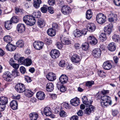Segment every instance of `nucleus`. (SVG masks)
Returning a JSON list of instances; mask_svg holds the SVG:
<instances>
[{
    "label": "nucleus",
    "mask_w": 120,
    "mask_h": 120,
    "mask_svg": "<svg viewBox=\"0 0 120 120\" xmlns=\"http://www.w3.org/2000/svg\"><path fill=\"white\" fill-rule=\"evenodd\" d=\"M23 20L26 25L30 26L34 25L36 22L35 18L31 15L25 16L23 18Z\"/></svg>",
    "instance_id": "nucleus-1"
},
{
    "label": "nucleus",
    "mask_w": 120,
    "mask_h": 120,
    "mask_svg": "<svg viewBox=\"0 0 120 120\" xmlns=\"http://www.w3.org/2000/svg\"><path fill=\"white\" fill-rule=\"evenodd\" d=\"M102 101H101V104L103 107H106L109 104L111 105L112 101L111 100L110 97L108 96L104 95L102 96L101 98Z\"/></svg>",
    "instance_id": "nucleus-2"
},
{
    "label": "nucleus",
    "mask_w": 120,
    "mask_h": 120,
    "mask_svg": "<svg viewBox=\"0 0 120 120\" xmlns=\"http://www.w3.org/2000/svg\"><path fill=\"white\" fill-rule=\"evenodd\" d=\"M8 103L7 98L4 96L0 97V111H3L4 110Z\"/></svg>",
    "instance_id": "nucleus-3"
},
{
    "label": "nucleus",
    "mask_w": 120,
    "mask_h": 120,
    "mask_svg": "<svg viewBox=\"0 0 120 120\" xmlns=\"http://www.w3.org/2000/svg\"><path fill=\"white\" fill-rule=\"evenodd\" d=\"M106 16L103 14L99 13L96 16V20L97 22L100 24L104 23L106 21Z\"/></svg>",
    "instance_id": "nucleus-4"
},
{
    "label": "nucleus",
    "mask_w": 120,
    "mask_h": 120,
    "mask_svg": "<svg viewBox=\"0 0 120 120\" xmlns=\"http://www.w3.org/2000/svg\"><path fill=\"white\" fill-rule=\"evenodd\" d=\"M87 32V30L86 29H82V30L76 29L74 32L73 34L75 37H79L83 35H85Z\"/></svg>",
    "instance_id": "nucleus-5"
},
{
    "label": "nucleus",
    "mask_w": 120,
    "mask_h": 120,
    "mask_svg": "<svg viewBox=\"0 0 120 120\" xmlns=\"http://www.w3.org/2000/svg\"><path fill=\"white\" fill-rule=\"evenodd\" d=\"M62 13L65 15H68L71 12L70 8L68 5H64L62 7L61 9Z\"/></svg>",
    "instance_id": "nucleus-6"
},
{
    "label": "nucleus",
    "mask_w": 120,
    "mask_h": 120,
    "mask_svg": "<svg viewBox=\"0 0 120 120\" xmlns=\"http://www.w3.org/2000/svg\"><path fill=\"white\" fill-rule=\"evenodd\" d=\"M16 90L19 93H22L24 92L25 90L24 85L21 83H18L15 86Z\"/></svg>",
    "instance_id": "nucleus-7"
},
{
    "label": "nucleus",
    "mask_w": 120,
    "mask_h": 120,
    "mask_svg": "<svg viewBox=\"0 0 120 120\" xmlns=\"http://www.w3.org/2000/svg\"><path fill=\"white\" fill-rule=\"evenodd\" d=\"M3 77L4 80L10 82L12 80V74L8 71L5 72L3 75Z\"/></svg>",
    "instance_id": "nucleus-8"
},
{
    "label": "nucleus",
    "mask_w": 120,
    "mask_h": 120,
    "mask_svg": "<svg viewBox=\"0 0 120 120\" xmlns=\"http://www.w3.org/2000/svg\"><path fill=\"white\" fill-rule=\"evenodd\" d=\"M50 54L52 58L55 59L59 57L60 55V52L58 50L54 49L51 51Z\"/></svg>",
    "instance_id": "nucleus-9"
},
{
    "label": "nucleus",
    "mask_w": 120,
    "mask_h": 120,
    "mask_svg": "<svg viewBox=\"0 0 120 120\" xmlns=\"http://www.w3.org/2000/svg\"><path fill=\"white\" fill-rule=\"evenodd\" d=\"M43 45V43L39 41H35L33 43L34 48L35 49L38 50L41 49Z\"/></svg>",
    "instance_id": "nucleus-10"
},
{
    "label": "nucleus",
    "mask_w": 120,
    "mask_h": 120,
    "mask_svg": "<svg viewBox=\"0 0 120 120\" xmlns=\"http://www.w3.org/2000/svg\"><path fill=\"white\" fill-rule=\"evenodd\" d=\"M88 42L92 45H95L98 42L97 39L94 36H90L87 38Z\"/></svg>",
    "instance_id": "nucleus-11"
},
{
    "label": "nucleus",
    "mask_w": 120,
    "mask_h": 120,
    "mask_svg": "<svg viewBox=\"0 0 120 120\" xmlns=\"http://www.w3.org/2000/svg\"><path fill=\"white\" fill-rule=\"evenodd\" d=\"M89 107L86 108L84 110V114L87 115H90L91 113L93 112L94 109V107L91 105H89Z\"/></svg>",
    "instance_id": "nucleus-12"
},
{
    "label": "nucleus",
    "mask_w": 120,
    "mask_h": 120,
    "mask_svg": "<svg viewBox=\"0 0 120 120\" xmlns=\"http://www.w3.org/2000/svg\"><path fill=\"white\" fill-rule=\"evenodd\" d=\"M108 20L111 22H115L117 19V15L113 13H111L109 15Z\"/></svg>",
    "instance_id": "nucleus-13"
},
{
    "label": "nucleus",
    "mask_w": 120,
    "mask_h": 120,
    "mask_svg": "<svg viewBox=\"0 0 120 120\" xmlns=\"http://www.w3.org/2000/svg\"><path fill=\"white\" fill-rule=\"evenodd\" d=\"M16 29L19 33H21L25 31V26L23 24L19 23L17 25Z\"/></svg>",
    "instance_id": "nucleus-14"
},
{
    "label": "nucleus",
    "mask_w": 120,
    "mask_h": 120,
    "mask_svg": "<svg viewBox=\"0 0 120 120\" xmlns=\"http://www.w3.org/2000/svg\"><path fill=\"white\" fill-rule=\"evenodd\" d=\"M46 78L47 79L51 81L55 80L56 79V75L53 73L49 72L47 75Z\"/></svg>",
    "instance_id": "nucleus-15"
},
{
    "label": "nucleus",
    "mask_w": 120,
    "mask_h": 120,
    "mask_svg": "<svg viewBox=\"0 0 120 120\" xmlns=\"http://www.w3.org/2000/svg\"><path fill=\"white\" fill-rule=\"evenodd\" d=\"M101 51L99 49H95L92 51V54L93 56L95 57H99L101 54Z\"/></svg>",
    "instance_id": "nucleus-16"
},
{
    "label": "nucleus",
    "mask_w": 120,
    "mask_h": 120,
    "mask_svg": "<svg viewBox=\"0 0 120 120\" xmlns=\"http://www.w3.org/2000/svg\"><path fill=\"white\" fill-rule=\"evenodd\" d=\"M60 38L61 41L63 44L68 45L71 44V41L67 38L64 37L62 35H60Z\"/></svg>",
    "instance_id": "nucleus-17"
},
{
    "label": "nucleus",
    "mask_w": 120,
    "mask_h": 120,
    "mask_svg": "<svg viewBox=\"0 0 120 120\" xmlns=\"http://www.w3.org/2000/svg\"><path fill=\"white\" fill-rule=\"evenodd\" d=\"M60 82L62 84L66 83L68 80V78L67 75H65L62 74L59 78Z\"/></svg>",
    "instance_id": "nucleus-18"
},
{
    "label": "nucleus",
    "mask_w": 120,
    "mask_h": 120,
    "mask_svg": "<svg viewBox=\"0 0 120 120\" xmlns=\"http://www.w3.org/2000/svg\"><path fill=\"white\" fill-rule=\"evenodd\" d=\"M112 27V25L111 23L106 25L104 28V32L106 34H110L111 32V29Z\"/></svg>",
    "instance_id": "nucleus-19"
},
{
    "label": "nucleus",
    "mask_w": 120,
    "mask_h": 120,
    "mask_svg": "<svg viewBox=\"0 0 120 120\" xmlns=\"http://www.w3.org/2000/svg\"><path fill=\"white\" fill-rule=\"evenodd\" d=\"M70 102L71 104L74 106H77L79 105L80 103L79 99L77 98L71 99Z\"/></svg>",
    "instance_id": "nucleus-20"
},
{
    "label": "nucleus",
    "mask_w": 120,
    "mask_h": 120,
    "mask_svg": "<svg viewBox=\"0 0 120 120\" xmlns=\"http://www.w3.org/2000/svg\"><path fill=\"white\" fill-rule=\"evenodd\" d=\"M107 48L109 51H114L116 49V44L113 42H111L109 44Z\"/></svg>",
    "instance_id": "nucleus-21"
},
{
    "label": "nucleus",
    "mask_w": 120,
    "mask_h": 120,
    "mask_svg": "<svg viewBox=\"0 0 120 120\" xmlns=\"http://www.w3.org/2000/svg\"><path fill=\"white\" fill-rule=\"evenodd\" d=\"M71 60L73 62L75 63H78L80 61V58L77 54H74L71 58Z\"/></svg>",
    "instance_id": "nucleus-22"
},
{
    "label": "nucleus",
    "mask_w": 120,
    "mask_h": 120,
    "mask_svg": "<svg viewBox=\"0 0 120 120\" xmlns=\"http://www.w3.org/2000/svg\"><path fill=\"white\" fill-rule=\"evenodd\" d=\"M18 105L17 101L15 100H13L10 103V106L13 110L17 109Z\"/></svg>",
    "instance_id": "nucleus-23"
},
{
    "label": "nucleus",
    "mask_w": 120,
    "mask_h": 120,
    "mask_svg": "<svg viewBox=\"0 0 120 120\" xmlns=\"http://www.w3.org/2000/svg\"><path fill=\"white\" fill-rule=\"evenodd\" d=\"M96 28V26L93 23H91L88 24L87 30L89 32H94Z\"/></svg>",
    "instance_id": "nucleus-24"
},
{
    "label": "nucleus",
    "mask_w": 120,
    "mask_h": 120,
    "mask_svg": "<svg viewBox=\"0 0 120 120\" xmlns=\"http://www.w3.org/2000/svg\"><path fill=\"white\" fill-rule=\"evenodd\" d=\"M37 98L40 100H43L45 97V94L42 91H39L36 94Z\"/></svg>",
    "instance_id": "nucleus-25"
},
{
    "label": "nucleus",
    "mask_w": 120,
    "mask_h": 120,
    "mask_svg": "<svg viewBox=\"0 0 120 120\" xmlns=\"http://www.w3.org/2000/svg\"><path fill=\"white\" fill-rule=\"evenodd\" d=\"M44 114L47 116H49L52 114V111L49 107H45L44 109Z\"/></svg>",
    "instance_id": "nucleus-26"
},
{
    "label": "nucleus",
    "mask_w": 120,
    "mask_h": 120,
    "mask_svg": "<svg viewBox=\"0 0 120 120\" xmlns=\"http://www.w3.org/2000/svg\"><path fill=\"white\" fill-rule=\"evenodd\" d=\"M103 67L105 70H109L111 68L112 65L110 63L108 62H106L103 63Z\"/></svg>",
    "instance_id": "nucleus-27"
},
{
    "label": "nucleus",
    "mask_w": 120,
    "mask_h": 120,
    "mask_svg": "<svg viewBox=\"0 0 120 120\" xmlns=\"http://www.w3.org/2000/svg\"><path fill=\"white\" fill-rule=\"evenodd\" d=\"M82 99L83 103L86 105L87 107L89 106V105H91L93 102V101H88V100L86 96L83 97Z\"/></svg>",
    "instance_id": "nucleus-28"
},
{
    "label": "nucleus",
    "mask_w": 120,
    "mask_h": 120,
    "mask_svg": "<svg viewBox=\"0 0 120 120\" xmlns=\"http://www.w3.org/2000/svg\"><path fill=\"white\" fill-rule=\"evenodd\" d=\"M16 47L15 46L11 44L8 43L6 47L7 50L10 51H14Z\"/></svg>",
    "instance_id": "nucleus-29"
},
{
    "label": "nucleus",
    "mask_w": 120,
    "mask_h": 120,
    "mask_svg": "<svg viewBox=\"0 0 120 120\" xmlns=\"http://www.w3.org/2000/svg\"><path fill=\"white\" fill-rule=\"evenodd\" d=\"M37 23L39 26L41 27L45 26V22L43 19L40 18L38 19Z\"/></svg>",
    "instance_id": "nucleus-30"
},
{
    "label": "nucleus",
    "mask_w": 120,
    "mask_h": 120,
    "mask_svg": "<svg viewBox=\"0 0 120 120\" xmlns=\"http://www.w3.org/2000/svg\"><path fill=\"white\" fill-rule=\"evenodd\" d=\"M54 86L53 84L52 83H48L46 86V90L48 92L52 91L54 89Z\"/></svg>",
    "instance_id": "nucleus-31"
},
{
    "label": "nucleus",
    "mask_w": 120,
    "mask_h": 120,
    "mask_svg": "<svg viewBox=\"0 0 120 120\" xmlns=\"http://www.w3.org/2000/svg\"><path fill=\"white\" fill-rule=\"evenodd\" d=\"M59 82L57 83L56 85V86L59 90H60V91L62 92H64L66 91L67 89L66 87L64 85H60Z\"/></svg>",
    "instance_id": "nucleus-32"
},
{
    "label": "nucleus",
    "mask_w": 120,
    "mask_h": 120,
    "mask_svg": "<svg viewBox=\"0 0 120 120\" xmlns=\"http://www.w3.org/2000/svg\"><path fill=\"white\" fill-rule=\"evenodd\" d=\"M11 22L10 21H7L5 22L4 26L5 28L8 30L10 29L12 27Z\"/></svg>",
    "instance_id": "nucleus-33"
},
{
    "label": "nucleus",
    "mask_w": 120,
    "mask_h": 120,
    "mask_svg": "<svg viewBox=\"0 0 120 120\" xmlns=\"http://www.w3.org/2000/svg\"><path fill=\"white\" fill-rule=\"evenodd\" d=\"M29 116L31 120H36L38 117V115L36 112H32L29 115Z\"/></svg>",
    "instance_id": "nucleus-34"
},
{
    "label": "nucleus",
    "mask_w": 120,
    "mask_h": 120,
    "mask_svg": "<svg viewBox=\"0 0 120 120\" xmlns=\"http://www.w3.org/2000/svg\"><path fill=\"white\" fill-rule=\"evenodd\" d=\"M33 6L36 8H39L40 4L41 3L42 1L41 0H33Z\"/></svg>",
    "instance_id": "nucleus-35"
},
{
    "label": "nucleus",
    "mask_w": 120,
    "mask_h": 120,
    "mask_svg": "<svg viewBox=\"0 0 120 120\" xmlns=\"http://www.w3.org/2000/svg\"><path fill=\"white\" fill-rule=\"evenodd\" d=\"M47 32L48 34L51 36H54L56 34L55 30H53L52 28L49 29L47 31Z\"/></svg>",
    "instance_id": "nucleus-36"
},
{
    "label": "nucleus",
    "mask_w": 120,
    "mask_h": 120,
    "mask_svg": "<svg viewBox=\"0 0 120 120\" xmlns=\"http://www.w3.org/2000/svg\"><path fill=\"white\" fill-rule=\"evenodd\" d=\"M25 95L28 97H31L33 94V92L29 89H26L24 91Z\"/></svg>",
    "instance_id": "nucleus-37"
},
{
    "label": "nucleus",
    "mask_w": 120,
    "mask_h": 120,
    "mask_svg": "<svg viewBox=\"0 0 120 120\" xmlns=\"http://www.w3.org/2000/svg\"><path fill=\"white\" fill-rule=\"evenodd\" d=\"M3 39L5 42L8 43H10L12 40L11 37L9 35L5 36L4 37Z\"/></svg>",
    "instance_id": "nucleus-38"
},
{
    "label": "nucleus",
    "mask_w": 120,
    "mask_h": 120,
    "mask_svg": "<svg viewBox=\"0 0 120 120\" xmlns=\"http://www.w3.org/2000/svg\"><path fill=\"white\" fill-rule=\"evenodd\" d=\"M92 16V13L91 10H88L86 13V18L88 19H90Z\"/></svg>",
    "instance_id": "nucleus-39"
},
{
    "label": "nucleus",
    "mask_w": 120,
    "mask_h": 120,
    "mask_svg": "<svg viewBox=\"0 0 120 120\" xmlns=\"http://www.w3.org/2000/svg\"><path fill=\"white\" fill-rule=\"evenodd\" d=\"M32 63V61L31 59L29 58L26 59L25 63L24 65L28 66H30Z\"/></svg>",
    "instance_id": "nucleus-40"
},
{
    "label": "nucleus",
    "mask_w": 120,
    "mask_h": 120,
    "mask_svg": "<svg viewBox=\"0 0 120 120\" xmlns=\"http://www.w3.org/2000/svg\"><path fill=\"white\" fill-rule=\"evenodd\" d=\"M112 38L113 41L116 42H118L120 40V38L118 35L114 34L112 36Z\"/></svg>",
    "instance_id": "nucleus-41"
},
{
    "label": "nucleus",
    "mask_w": 120,
    "mask_h": 120,
    "mask_svg": "<svg viewBox=\"0 0 120 120\" xmlns=\"http://www.w3.org/2000/svg\"><path fill=\"white\" fill-rule=\"evenodd\" d=\"M100 39L101 41H105L106 39V35L104 33H102L99 36Z\"/></svg>",
    "instance_id": "nucleus-42"
},
{
    "label": "nucleus",
    "mask_w": 120,
    "mask_h": 120,
    "mask_svg": "<svg viewBox=\"0 0 120 120\" xmlns=\"http://www.w3.org/2000/svg\"><path fill=\"white\" fill-rule=\"evenodd\" d=\"M64 26H65V28L64 32H67V34H68V32L70 28V25L68 22H67L64 24Z\"/></svg>",
    "instance_id": "nucleus-43"
},
{
    "label": "nucleus",
    "mask_w": 120,
    "mask_h": 120,
    "mask_svg": "<svg viewBox=\"0 0 120 120\" xmlns=\"http://www.w3.org/2000/svg\"><path fill=\"white\" fill-rule=\"evenodd\" d=\"M12 76L15 77L19 76V74L16 69H13L12 71Z\"/></svg>",
    "instance_id": "nucleus-44"
},
{
    "label": "nucleus",
    "mask_w": 120,
    "mask_h": 120,
    "mask_svg": "<svg viewBox=\"0 0 120 120\" xmlns=\"http://www.w3.org/2000/svg\"><path fill=\"white\" fill-rule=\"evenodd\" d=\"M17 46L19 48L22 47L24 45L23 41L22 40H19L16 43Z\"/></svg>",
    "instance_id": "nucleus-45"
},
{
    "label": "nucleus",
    "mask_w": 120,
    "mask_h": 120,
    "mask_svg": "<svg viewBox=\"0 0 120 120\" xmlns=\"http://www.w3.org/2000/svg\"><path fill=\"white\" fill-rule=\"evenodd\" d=\"M89 44L88 43L85 42L82 45V49L84 50H86L88 48Z\"/></svg>",
    "instance_id": "nucleus-46"
},
{
    "label": "nucleus",
    "mask_w": 120,
    "mask_h": 120,
    "mask_svg": "<svg viewBox=\"0 0 120 120\" xmlns=\"http://www.w3.org/2000/svg\"><path fill=\"white\" fill-rule=\"evenodd\" d=\"M41 15V13L39 11L34 12L33 14V16L35 18H37L39 17Z\"/></svg>",
    "instance_id": "nucleus-47"
},
{
    "label": "nucleus",
    "mask_w": 120,
    "mask_h": 120,
    "mask_svg": "<svg viewBox=\"0 0 120 120\" xmlns=\"http://www.w3.org/2000/svg\"><path fill=\"white\" fill-rule=\"evenodd\" d=\"M10 21H11L12 23H17L18 22L19 19L18 17H13L11 19Z\"/></svg>",
    "instance_id": "nucleus-48"
},
{
    "label": "nucleus",
    "mask_w": 120,
    "mask_h": 120,
    "mask_svg": "<svg viewBox=\"0 0 120 120\" xmlns=\"http://www.w3.org/2000/svg\"><path fill=\"white\" fill-rule=\"evenodd\" d=\"M48 8L47 6L45 5H44L43 7L41 8V12L43 13H46L47 11Z\"/></svg>",
    "instance_id": "nucleus-49"
},
{
    "label": "nucleus",
    "mask_w": 120,
    "mask_h": 120,
    "mask_svg": "<svg viewBox=\"0 0 120 120\" xmlns=\"http://www.w3.org/2000/svg\"><path fill=\"white\" fill-rule=\"evenodd\" d=\"M94 82L93 81H88L86 82L85 85L86 86L88 87L89 88L90 87L94 84Z\"/></svg>",
    "instance_id": "nucleus-50"
},
{
    "label": "nucleus",
    "mask_w": 120,
    "mask_h": 120,
    "mask_svg": "<svg viewBox=\"0 0 120 120\" xmlns=\"http://www.w3.org/2000/svg\"><path fill=\"white\" fill-rule=\"evenodd\" d=\"M26 59L23 57H20L18 61V62L21 64L24 65Z\"/></svg>",
    "instance_id": "nucleus-51"
},
{
    "label": "nucleus",
    "mask_w": 120,
    "mask_h": 120,
    "mask_svg": "<svg viewBox=\"0 0 120 120\" xmlns=\"http://www.w3.org/2000/svg\"><path fill=\"white\" fill-rule=\"evenodd\" d=\"M59 114L60 116L62 117H65L67 116L66 112L63 110L61 111L60 112Z\"/></svg>",
    "instance_id": "nucleus-52"
},
{
    "label": "nucleus",
    "mask_w": 120,
    "mask_h": 120,
    "mask_svg": "<svg viewBox=\"0 0 120 120\" xmlns=\"http://www.w3.org/2000/svg\"><path fill=\"white\" fill-rule=\"evenodd\" d=\"M98 75L101 77H103L105 75V73L102 70H100L98 71Z\"/></svg>",
    "instance_id": "nucleus-53"
},
{
    "label": "nucleus",
    "mask_w": 120,
    "mask_h": 120,
    "mask_svg": "<svg viewBox=\"0 0 120 120\" xmlns=\"http://www.w3.org/2000/svg\"><path fill=\"white\" fill-rule=\"evenodd\" d=\"M48 12L51 14H52L54 12L53 8L52 7H48Z\"/></svg>",
    "instance_id": "nucleus-54"
},
{
    "label": "nucleus",
    "mask_w": 120,
    "mask_h": 120,
    "mask_svg": "<svg viewBox=\"0 0 120 120\" xmlns=\"http://www.w3.org/2000/svg\"><path fill=\"white\" fill-rule=\"evenodd\" d=\"M20 71L21 73L24 74L26 72V70L24 67L21 66L20 68Z\"/></svg>",
    "instance_id": "nucleus-55"
},
{
    "label": "nucleus",
    "mask_w": 120,
    "mask_h": 120,
    "mask_svg": "<svg viewBox=\"0 0 120 120\" xmlns=\"http://www.w3.org/2000/svg\"><path fill=\"white\" fill-rule=\"evenodd\" d=\"M118 113V112L117 110L116 109L112 110V115L113 116H116Z\"/></svg>",
    "instance_id": "nucleus-56"
},
{
    "label": "nucleus",
    "mask_w": 120,
    "mask_h": 120,
    "mask_svg": "<svg viewBox=\"0 0 120 120\" xmlns=\"http://www.w3.org/2000/svg\"><path fill=\"white\" fill-rule=\"evenodd\" d=\"M113 2L116 6H120V0H113Z\"/></svg>",
    "instance_id": "nucleus-57"
},
{
    "label": "nucleus",
    "mask_w": 120,
    "mask_h": 120,
    "mask_svg": "<svg viewBox=\"0 0 120 120\" xmlns=\"http://www.w3.org/2000/svg\"><path fill=\"white\" fill-rule=\"evenodd\" d=\"M52 28L53 29L55 30L57 29L58 28V24L55 23H53L52 24Z\"/></svg>",
    "instance_id": "nucleus-58"
},
{
    "label": "nucleus",
    "mask_w": 120,
    "mask_h": 120,
    "mask_svg": "<svg viewBox=\"0 0 120 120\" xmlns=\"http://www.w3.org/2000/svg\"><path fill=\"white\" fill-rule=\"evenodd\" d=\"M56 45L59 49H61L63 47L62 44L60 42H58L56 43Z\"/></svg>",
    "instance_id": "nucleus-59"
},
{
    "label": "nucleus",
    "mask_w": 120,
    "mask_h": 120,
    "mask_svg": "<svg viewBox=\"0 0 120 120\" xmlns=\"http://www.w3.org/2000/svg\"><path fill=\"white\" fill-rule=\"evenodd\" d=\"M65 62L64 60H61L59 63V65L61 67H64L65 64Z\"/></svg>",
    "instance_id": "nucleus-60"
},
{
    "label": "nucleus",
    "mask_w": 120,
    "mask_h": 120,
    "mask_svg": "<svg viewBox=\"0 0 120 120\" xmlns=\"http://www.w3.org/2000/svg\"><path fill=\"white\" fill-rule=\"evenodd\" d=\"M57 4L60 7H63L64 5H65L63 1H58Z\"/></svg>",
    "instance_id": "nucleus-61"
},
{
    "label": "nucleus",
    "mask_w": 120,
    "mask_h": 120,
    "mask_svg": "<svg viewBox=\"0 0 120 120\" xmlns=\"http://www.w3.org/2000/svg\"><path fill=\"white\" fill-rule=\"evenodd\" d=\"M55 0H48V3L49 4L51 5H54L55 3Z\"/></svg>",
    "instance_id": "nucleus-62"
},
{
    "label": "nucleus",
    "mask_w": 120,
    "mask_h": 120,
    "mask_svg": "<svg viewBox=\"0 0 120 120\" xmlns=\"http://www.w3.org/2000/svg\"><path fill=\"white\" fill-rule=\"evenodd\" d=\"M25 81L28 83L32 81L30 78L28 76L25 77Z\"/></svg>",
    "instance_id": "nucleus-63"
},
{
    "label": "nucleus",
    "mask_w": 120,
    "mask_h": 120,
    "mask_svg": "<svg viewBox=\"0 0 120 120\" xmlns=\"http://www.w3.org/2000/svg\"><path fill=\"white\" fill-rule=\"evenodd\" d=\"M78 115L79 116H82L83 115L82 111V110H79L77 113Z\"/></svg>",
    "instance_id": "nucleus-64"
}]
</instances>
